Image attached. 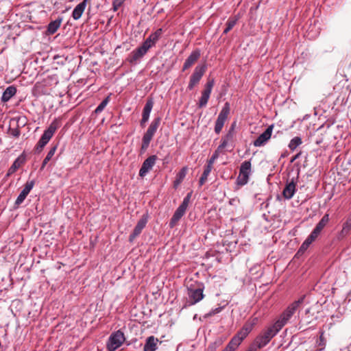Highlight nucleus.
Instances as JSON below:
<instances>
[{
	"label": "nucleus",
	"mask_w": 351,
	"mask_h": 351,
	"mask_svg": "<svg viewBox=\"0 0 351 351\" xmlns=\"http://www.w3.org/2000/svg\"><path fill=\"white\" fill-rule=\"evenodd\" d=\"M147 221V214L143 215L141 219L138 221L133 232L130 234L129 237L130 242H132L136 239V237H137L141 233L143 229L145 227Z\"/></svg>",
	"instance_id": "10"
},
{
	"label": "nucleus",
	"mask_w": 351,
	"mask_h": 351,
	"mask_svg": "<svg viewBox=\"0 0 351 351\" xmlns=\"http://www.w3.org/2000/svg\"><path fill=\"white\" fill-rule=\"evenodd\" d=\"M236 125V122H233L228 130V132H231L232 133L234 134V127Z\"/></svg>",
	"instance_id": "53"
},
{
	"label": "nucleus",
	"mask_w": 351,
	"mask_h": 351,
	"mask_svg": "<svg viewBox=\"0 0 351 351\" xmlns=\"http://www.w3.org/2000/svg\"><path fill=\"white\" fill-rule=\"evenodd\" d=\"M204 289V285L202 283H198L197 282L191 284L189 286H188V299L184 307L193 306L197 304V302H200L204 297V295L203 293Z\"/></svg>",
	"instance_id": "2"
},
{
	"label": "nucleus",
	"mask_w": 351,
	"mask_h": 351,
	"mask_svg": "<svg viewBox=\"0 0 351 351\" xmlns=\"http://www.w3.org/2000/svg\"><path fill=\"white\" fill-rule=\"evenodd\" d=\"M329 221V215L325 214L318 223L316 225L312 232L317 237L321 233L324 227L327 225Z\"/></svg>",
	"instance_id": "22"
},
{
	"label": "nucleus",
	"mask_w": 351,
	"mask_h": 351,
	"mask_svg": "<svg viewBox=\"0 0 351 351\" xmlns=\"http://www.w3.org/2000/svg\"><path fill=\"white\" fill-rule=\"evenodd\" d=\"M219 150L216 149L213 156L210 157V158L207 161V164L210 165L213 167V164L214 163L215 160L218 158L219 156Z\"/></svg>",
	"instance_id": "42"
},
{
	"label": "nucleus",
	"mask_w": 351,
	"mask_h": 351,
	"mask_svg": "<svg viewBox=\"0 0 351 351\" xmlns=\"http://www.w3.org/2000/svg\"><path fill=\"white\" fill-rule=\"evenodd\" d=\"M237 20L238 19L235 17L228 19V20L227 21L226 24V27L223 30V34H228L234 27V26L237 24Z\"/></svg>",
	"instance_id": "30"
},
{
	"label": "nucleus",
	"mask_w": 351,
	"mask_h": 351,
	"mask_svg": "<svg viewBox=\"0 0 351 351\" xmlns=\"http://www.w3.org/2000/svg\"><path fill=\"white\" fill-rule=\"evenodd\" d=\"M62 21V18L59 17L55 21H51L47 25V34L48 35H52L55 34L60 27Z\"/></svg>",
	"instance_id": "23"
},
{
	"label": "nucleus",
	"mask_w": 351,
	"mask_h": 351,
	"mask_svg": "<svg viewBox=\"0 0 351 351\" xmlns=\"http://www.w3.org/2000/svg\"><path fill=\"white\" fill-rule=\"evenodd\" d=\"M280 330L276 327L274 324L272 326L268 327L262 333L258 335L251 346L256 348L257 351L258 349H261L266 346L271 339L274 337Z\"/></svg>",
	"instance_id": "1"
},
{
	"label": "nucleus",
	"mask_w": 351,
	"mask_h": 351,
	"mask_svg": "<svg viewBox=\"0 0 351 351\" xmlns=\"http://www.w3.org/2000/svg\"><path fill=\"white\" fill-rule=\"evenodd\" d=\"M241 343L239 341V339L233 336L224 350L227 351H234Z\"/></svg>",
	"instance_id": "27"
},
{
	"label": "nucleus",
	"mask_w": 351,
	"mask_h": 351,
	"mask_svg": "<svg viewBox=\"0 0 351 351\" xmlns=\"http://www.w3.org/2000/svg\"><path fill=\"white\" fill-rule=\"evenodd\" d=\"M200 50L197 49L191 52L189 56L186 59L183 66L182 71H184L191 67L200 58Z\"/></svg>",
	"instance_id": "16"
},
{
	"label": "nucleus",
	"mask_w": 351,
	"mask_h": 351,
	"mask_svg": "<svg viewBox=\"0 0 351 351\" xmlns=\"http://www.w3.org/2000/svg\"><path fill=\"white\" fill-rule=\"evenodd\" d=\"M247 335H247V333L243 332L242 330H240L234 336L239 339V341L241 343L243 341V339H245L247 337Z\"/></svg>",
	"instance_id": "40"
},
{
	"label": "nucleus",
	"mask_w": 351,
	"mask_h": 351,
	"mask_svg": "<svg viewBox=\"0 0 351 351\" xmlns=\"http://www.w3.org/2000/svg\"><path fill=\"white\" fill-rule=\"evenodd\" d=\"M150 113L143 111L142 119L140 121V125L142 128H144L145 123L148 121Z\"/></svg>",
	"instance_id": "35"
},
{
	"label": "nucleus",
	"mask_w": 351,
	"mask_h": 351,
	"mask_svg": "<svg viewBox=\"0 0 351 351\" xmlns=\"http://www.w3.org/2000/svg\"><path fill=\"white\" fill-rule=\"evenodd\" d=\"M110 101V95H107L106 98L100 103V104L97 107V108L95 110V112L96 114H99L106 107L108 102Z\"/></svg>",
	"instance_id": "32"
},
{
	"label": "nucleus",
	"mask_w": 351,
	"mask_h": 351,
	"mask_svg": "<svg viewBox=\"0 0 351 351\" xmlns=\"http://www.w3.org/2000/svg\"><path fill=\"white\" fill-rule=\"evenodd\" d=\"M58 123L56 120L53 121L49 128L45 130L43 134V135L40 137V140L46 143L47 144L50 141V139L53 136L54 133L56 132V130L58 128Z\"/></svg>",
	"instance_id": "15"
},
{
	"label": "nucleus",
	"mask_w": 351,
	"mask_h": 351,
	"mask_svg": "<svg viewBox=\"0 0 351 351\" xmlns=\"http://www.w3.org/2000/svg\"><path fill=\"white\" fill-rule=\"evenodd\" d=\"M57 145L51 147L50 150L48 152L46 158L47 160H50L51 158L54 156L56 151L57 149Z\"/></svg>",
	"instance_id": "41"
},
{
	"label": "nucleus",
	"mask_w": 351,
	"mask_h": 351,
	"mask_svg": "<svg viewBox=\"0 0 351 351\" xmlns=\"http://www.w3.org/2000/svg\"><path fill=\"white\" fill-rule=\"evenodd\" d=\"M149 49L143 43V44L133 50L128 56L127 61L132 65L139 63L143 56L147 53Z\"/></svg>",
	"instance_id": "4"
},
{
	"label": "nucleus",
	"mask_w": 351,
	"mask_h": 351,
	"mask_svg": "<svg viewBox=\"0 0 351 351\" xmlns=\"http://www.w3.org/2000/svg\"><path fill=\"white\" fill-rule=\"evenodd\" d=\"M213 167L210 166V165L206 164L205 165L203 173L202 174V176L200 177L199 180V184L200 186H202L207 180L208 176L210 173Z\"/></svg>",
	"instance_id": "26"
},
{
	"label": "nucleus",
	"mask_w": 351,
	"mask_h": 351,
	"mask_svg": "<svg viewBox=\"0 0 351 351\" xmlns=\"http://www.w3.org/2000/svg\"><path fill=\"white\" fill-rule=\"evenodd\" d=\"M222 351H227V350H225L223 349Z\"/></svg>",
	"instance_id": "61"
},
{
	"label": "nucleus",
	"mask_w": 351,
	"mask_h": 351,
	"mask_svg": "<svg viewBox=\"0 0 351 351\" xmlns=\"http://www.w3.org/2000/svg\"><path fill=\"white\" fill-rule=\"evenodd\" d=\"M304 298V297H302L298 300L294 301L283 311L280 318L274 323L276 328L281 330L282 328L287 324L291 317L298 309L300 305L303 302Z\"/></svg>",
	"instance_id": "3"
},
{
	"label": "nucleus",
	"mask_w": 351,
	"mask_h": 351,
	"mask_svg": "<svg viewBox=\"0 0 351 351\" xmlns=\"http://www.w3.org/2000/svg\"><path fill=\"white\" fill-rule=\"evenodd\" d=\"M308 323H310V322H309V321H306V324H308Z\"/></svg>",
	"instance_id": "60"
},
{
	"label": "nucleus",
	"mask_w": 351,
	"mask_h": 351,
	"mask_svg": "<svg viewBox=\"0 0 351 351\" xmlns=\"http://www.w3.org/2000/svg\"><path fill=\"white\" fill-rule=\"evenodd\" d=\"M157 160V156L156 155H152L149 156L147 159L144 160L142 164V166L139 170V176L143 178L147 175V173L152 169L154 166L156 161Z\"/></svg>",
	"instance_id": "11"
},
{
	"label": "nucleus",
	"mask_w": 351,
	"mask_h": 351,
	"mask_svg": "<svg viewBox=\"0 0 351 351\" xmlns=\"http://www.w3.org/2000/svg\"><path fill=\"white\" fill-rule=\"evenodd\" d=\"M309 311H310V309H309V308L306 309V314H307V313H309Z\"/></svg>",
	"instance_id": "59"
},
{
	"label": "nucleus",
	"mask_w": 351,
	"mask_h": 351,
	"mask_svg": "<svg viewBox=\"0 0 351 351\" xmlns=\"http://www.w3.org/2000/svg\"><path fill=\"white\" fill-rule=\"evenodd\" d=\"M228 141H226V139L222 138L221 141V144L218 146L217 149L221 151L228 145Z\"/></svg>",
	"instance_id": "45"
},
{
	"label": "nucleus",
	"mask_w": 351,
	"mask_h": 351,
	"mask_svg": "<svg viewBox=\"0 0 351 351\" xmlns=\"http://www.w3.org/2000/svg\"><path fill=\"white\" fill-rule=\"evenodd\" d=\"M309 245L305 243L304 242L302 243L301 246L300 247V249L298 250V254L301 253L303 254L304 252L308 248Z\"/></svg>",
	"instance_id": "48"
},
{
	"label": "nucleus",
	"mask_w": 351,
	"mask_h": 351,
	"mask_svg": "<svg viewBox=\"0 0 351 351\" xmlns=\"http://www.w3.org/2000/svg\"><path fill=\"white\" fill-rule=\"evenodd\" d=\"M49 161V160H47V158L45 157V158L43 161V163H42V165H41V167H40V170H43L45 168V165L47 164V162Z\"/></svg>",
	"instance_id": "52"
},
{
	"label": "nucleus",
	"mask_w": 351,
	"mask_h": 351,
	"mask_svg": "<svg viewBox=\"0 0 351 351\" xmlns=\"http://www.w3.org/2000/svg\"><path fill=\"white\" fill-rule=\"evenodd\" d=\"M304 322V320L303 319L300 321V324L301 326H300V328H302V326L304 325V324H303Z\"/></svg>",
	"instance_id": "57"
},
{
	"label": "nucleus",
	"mask_w": 351,
	"mask_h": 351,
	"mask_svg": "<svg viewBox=\"0 0 351 351\" xmlns=\"http://www.w3.org/2000/svg\"><path fill=\"white\" fill-rule=\"evenodd\" d=\"M90 3V0H83L77 4L72 12V17L74 20L80 19L84 13L88 3Z\"/></svg>",
	"instance_id": "18"
},
{
	"label": "nucleus",
	"mask_w": 351,
	"mask_h": 351,
	"mask_svg": "<svg viewBox=\"0 0 351 351\" xmlns=\"http://www.w3.org/2000/svg\"><path fill=\"white\" fill-rule=\"evenodd\" d=\"M245 351H256V348H254L251 345L250 346V347L247 348V350Z\"/></svg>",
	"instance_id": "56"
},
{
	"label": "nucleus",
	"mask_w": 351,
	"mask_h": 351,
	"mask_svg": "<svg viewBox=\"0 0 351 351\" xmlns=\"http://www.w3.org/2000/svg\"><path fill=\"white\" fill-rule=\"evenodd\" d=\"M251 171V162L250 160L244 161L239 169V174L237 178V184L239 186L246 184L249 180V176Z\"/></svg>",
	"instance_id": "7"
},
{
	"label": "nucleus",
	"mask_w": 351,
	"mask_h": 351,
	"mask_svg": "<svg viewBox=\"0 0 351 351\" xmlns=\"http://www.w3.org/2000/svg\"><path fill=\"white\" fill-rule=\"evenodd\" d=\"M16 93V88L14 86H8L3 93L1 101L3 102L8 101Z\"/></svg>",
	"instance_id": "24"
},
{
	"label": "nucleus",
	"mask_w": 351,
	"mask_h": 351,
	"mask_svg": "<svg viewBox=\"0 0 351 351\" xmlns=\"http://www.w3.org/2000/svg\"><path fill=\"white\" fill-rule=\"evenodd\" d=\"M317 238V237L311 232L304 242L310 246Z\"/></svg>",
	"instance_id": "39"
},
{
	"label": "nucleus",
	"mask_w": 351,
	"mask_h": 351,
	"mask_svg": "<svg viewBox=\"0 0 351 351\" xmlns=\"http://www.w3.org/2000/svg\"><path fill=\"white\" fill-rule=\"evenodd\" d=\"M35 184L34 180H30L27 181L23 190L17 197L16 201H15V205L19 206L23 202V201L25 199L27 195L29 193L31 190L33 189L34 186Z\"/></svg>",
	"instance_id": "14"
},
{
	"label": "nucleus",
	"mask_w": 351,
	"mask_h": 351,
	"mask_svg": "<svg viewBox=\"0 0 351 351\" xmlns=\"http://www.w3.org/2000/svg\"><path fill=\"white\" fill-rule=\"evenodd\" d=\"M162 33L161 28L158 29L156 32L151 34L143 42V43L149 48H152L155 45L156 42L158 40Z\"/></svg>",
	"instance_id": "19"
},
{
	"label": "nucleus",
	"mask_w": 351,
	"mask_h": 351,
	"mask_svg": "<svg viewBox=\"0 0 351 351\" xmlns=\"http://www.w3.org/2000/svg\"><path fill=\"white\" fill-rule=\"evenodd\" d=\"M125 341L123 332L121 330L111 334V351L119 348Z\"/></svg>",
	"instance_id": "12"
},
{
	"label": "nucleus",
	"mask_w": 351,
	"mask_h": 351,
	"mask_svg": "<svg viewBox=\"0 0 351 351\" xmlns=\"http://www.w3.org/2000/svg\"><path fill=\"white\" fill-rule=\"evenodd\" d=\"M223 308V306H219V307L213 308L209 313H208L205 315V317H210L213 315H215V314L220 313Z\"/></svg>",
	"instance_id": "37"
},
{
	"label": "nucleus",
	"mask_w": 351,
	"mask_h": 351,
	"mask_svg": "<svg viewBox=\"0 0 351 351\" xmlns=\"http://www.w3.org/2000/svg\"><path fill=\"white\" fill-rule=\"evenodd\" d=\"M158 339L154 336H149L146 339L143 351H156L158 349Z\"/></svg>",
	"instance_id": "21"
},
{
	"label": "nucleus",
	"mask_w": 351,
	"mask_h": 351,
	"mask_svg": "<svg viewBox=\"0 0 351 351\" xmlns=\"http://www.w3.org/2000/svg\"><path fill=\"white\" fill-rule=\"evenodd\" d=\"M23 160H21L20 158H17L14 161V162L12 163V165H11V167L9 168L8 171V173H7V177L11 176L12 174H13L14 172L16 171V170L21 166V165L23 164Z\"/></svg>",
	"instance_id": "28"
},
{
	"label": "nucleus",
	"mask_w": 351,
	"mask_h": 351,
	"mask_svg": "<svg viewBox=\"0 0 351 351\" xmlns=\"http://www.w3.org/2000/svg\"><path fill=\"white\" fill-rule=\"evenodd\" d=\"M214 85V78H208L207 82L204 86V89L202 92V95L197 104L198 107L199 108H204L207 105Z\"/></svg>",
	"instance_id": "6"
},
{
	"label": "nucleus",
	"mask_w": 351,
	"mask_h": 351,
	"mask_svg": "<svg viewBox=\"0 0 351 351\" xmlns=\"http://www.w3.org/2000/svg\"><path fill=\"white\" fill-rule=\"evenodd\" d=\"M160 117H158L154 118L143 137H145L152 141L153 136H154L160 124Z\"/></svg>",
	"instance_id": "17"
},
{
	"label": "nucleus",
	"mask_w": 351,
	"mask_h": 351,
	"mask_svg": "<svg viewBox=\"0 0 351 351\" xmlns=\"http://www.w3.org/2000/svg\"><path fill=\"white\" fill-rule=\"evenodd\" d=\"M343 226L351 230V214L348 217L346 221L343 223Z\"/></svg>",
	"instance_id": "44"
},
{
	"label": "nucleus",
	"mask_w": 351,
	"mask_h": 351,
	"mask_svg": "<svg viewBox=\"0 0 351 351\" xmlns=\"http://www.w3.org/2000/svg\"><path fill=\"white\" fill-rule=\"evenodd\" d=\"M186 210V208L179 206L178 208L176 210L174 214L173 215L170 221H169V226L170 228H173L177 223L179 221V220L183 217V215L185 214Z\"/></svg>",
	"instance_id": "20"
},
{
	"label": "nucleus",
	"mask_w": 351,
	"mask_h": 351,
	"mask_svg": "<svg viewBox=\"0 0 351 351\" xmlns=\"http://www.w3.org/2000/svg\"><path fill=\"white\" fill-rule=\"evenodd\" d=\"M298 177L287 180L282 191V195L286 199H291L296 192V184Z\"/></svg>",
	"instance_id": "9"
},
{
	"label": "nucleus",
	"mask_w": 351,
	"mask_h": 351,
	"mask_svg": "<svg viewBox=\"0 0 351 351\" xmlns=\"http://www.w3.org/2000/svg\"><path fill=\"white\" fill-rule=\"evenodd\" d=\"M302 143V139L299 136H295L293 138H292L289 144V148L293 151L297 148L298 146L301 145Z\"/></svg>",
	"instance_id": "31"
},
{
	"label": "nucleus",
	"mask_w": 351,
	"mask_h": 351,
	"mask_svg": "<svg viewBox=\"0 0 351 351\" xmlns=\"http://www.w3.org/2000/svg\"><path fill=\"white\" fill-rule=\"evenodd\" d=\"M233 136H234V134L232 133L231 132H228V133L226 134V135L225 136H223V138L224 139H226V141H231L232 138H233Z\"/></svg>",
	"instance_id": "50"
},
{
	"label": "nucleus",
	"mask_w": 351,
	"mask_h": 351,
	"mask_svg": "<svg viewBox=\"0 0 351 351\" xmlns=\"http://www.w3.org/2000/svg\"><path fill=\"white\" fill-rule=\"evenodd\" d=\"M230 113V106L228 103H226L222 110L219 112L217 119L215 122V132L216 134H219L228 119V116Z\"/></svg>",
	"instance_id": "8"
},
{
	"label": "nucleus",
	"mask_w": 351,
	"mask_h": 351,
	"mask_svg": "<svg viewBox=\"0 0 351 351\" xmlns=\"http://www.w3.org/2000/svg\"><path fill=\"white\" fill-rule=\"evenodd\" d=\"M150 142H151V140L147 139L145 137H143L142 145H141V154L145 152L147 150V149L148 148V147L149 145Z\"/></svg>",
	"instance_id": "34"
},
{
	"label": "nucleus",
	"mask_w": 351,
	"mask_h": 351,
	"mask_svg": "<svg viewBox=\"0 0 351 351\" xmlns=\"http://www.w3.org/2000/svg\"><path fill=\"white\" fill-rule=\"evenodd\" d=\"M274 125H270L267 127L265 131L262 133L253 143L255 147H261L266 144L268 140L271 138Z\"/></svg>",
	"instance_id": "13"
},
{
	"label": "nucleus",
	"mask_w": 351,
	"mask_h": 351,
	"mask_svg": "<svg viewBox=\"0 0 351 351\" xmlns=\"http://www.w3.org/2000/svg\"><path fill=\"white\" fill-rule=\"evenodd\" d=\"M300 155H301V152H299L296 155H295L294 157L292 158L291 162H293L295 160L299 158Z\"/></svg>",
	"instance_id": "54"
},
{
	"label": "nucleus",
	"mask_w": 351,
	"mask_h": 351,
	"mask_svg": "<svg viewBox=\"0 0 351 351\" xmlns=\"http://www.w3.org/2000/svg\"><path fill=\"white\" fill-rule=\"evenodd\" d=\"M239 199L238 198H232L231 199H230L229 201V204L230 205H236L237 203H239Z\"/></svg>",
	"instance_id": "51"
},
{
	"label": "nucleus",
	"mask_w": 351,
	"mask_h": 351,
	"mask_svg": "<svg viewBox=\"0 0 351 351\" xmlns=\"http://www.w3.org/2000/svg\"><path fill=\"white\" fill-rule=\"evenodd\" d=\"M125 0H114L113 1V10L117 11L119 8L123 3Z\"/></svg>",
	"instance_id": "43"
},
{
	"label": "nucleus",
	"mask_w": 351,
	"mask_h": 351,
	"mask_svg": "<svg viewBox=\"0 0 351 351\" xmlns=\"http://www.w3.org/2000/svg\"><path fill=\"white\" fill-rule=\"evenodd\" d=\"M10 134L13 136L18 138L21 134V132L19 128H14L10 130Z\"/></svg>",
	"instance_id": "49"
},
{
	"label": "nucleus",
	"mask_w": 351,
	"mask_h": 351,
	"mask_svg": "<svg viewBox=\"0 0 351 351\" xmlns=\"http://www.w3.org/2000/svg\"><path fill=\"white\" fill-rule=\"evenodd\" d=\"M222 351H227V350H225L223 349Z\"/></svg>",
	"instance_id": "62"
},
{
	"label": "nucleus",
	"mask_w": 351,
	"mask_h": 351,
	"mask_svg": "<svg viewBox=\"0 0 351 351\" xmlns=\"http://www.w3.org/2000/svg\"><path fill=\"white\" fill-rule=\"evenodd\" d=\"M187 168L183 167L181 169V170L179 171V173L177 175V178L176 180L173 182V186L174 188H176L184 180L186 175Z\"/></svg>",
	"instance_id": "29"
},
{
	"label": "nucleus",
	"mask_w": 351,
	"mask_h": 351,
	"mask_svg": "<svg viewBox=\"0 0 351 351\" xmlns=\"http://www.w3.org/2000/svg\"><path fill=\"white\" fill-rule=\"evenodd\" d=\"M207 66L206 65L202 64L197 66L192 75L190 77V80L189 82V85L187 86V89L189 90H191L193 89V88L199 84V81L201 80L202 77L204 75L206 71Z\"/></svg>",
	"instance_id": "5"
},
{
	"label": "nucleus",
	"mask_w": 351,
	"mask_h": 351,
	"mask_svg": "<svg viewBox=\"0 0 351 351\" xmlns=\"http://www.w3.org/2000/svg\"><path fill=\"white\" fill-rule=\"evenodd\" d=\"M154 106V101L152 98L147 99L146 104L143 108V111H145L146 112L151 113V111L152 110Z\"/></svg>",
	"instance_id": "33"
},
{
	"label": "nucleus",
	"mask_w": 351,
	"mask_h": 351,
	"mask_svg": "<svg viewBox=\"0 0 351 351\" xmlns=\"http://www.w3.org/2000/svg\"><path fill=\"white\" fill-rule=\"evenodd\" d=\"M106 24L107 25H108L110 24V19H108L106 21Z\"/></svg>",
	"instance_id": "58"
},
{
	"label": "nucleus",
	"mask_w": 351,
	"mask_h": 351,
	"mask_svg": "<svg viewBox=\"0 0 351 351\" xmlns=\"http://www.w3.org/2000/svg\"><path fill=\"white\" fill-rule=\"evenodd\" d=\"M46 145V143L40 139L35 147V152L40 153Z\"/></svg>",
	"instance_id": "38"
},
{
	"label": "nucleus",
	"mask_w": 351,
	"mask_h": 351,
	"mask_svg": "<svg viewBox=\"0 0 351 351\" xmlns=\"http://www.w3.org/2000/svg\"><path fill=\"white\" fill-rule=\"evenodd\" d=\"M192 195V192L189 193L184 198L182 202L181 203L180 206L186 208L187 209V207L189 206V204L190 202L191 198Z\"/></svg>",
	"instance_id": "36"
},
{
	"label": "nucleus",
	"mask_w": 351,
	"mask_h": 351,
	"mask_svg": "<svg viewBox=\"0 0 351 351\" xmlns=\"http://www.w3.org/2000/svg\"><path fill=\"white\" fill-rule=\"evenodd\" d=\"M257 322V317H251L244 324L241 330L247 333V335H249Z\"/></svg>",
	"instance_id": "25"
},
{
	"label": "nucleus",
	"mask_w": 351,
	"mask_h": 351,
	"mask_svg": "<svg viewBox=\"0 0 351 351\" xmlns=\"http://www.w3.org/2000/svg\"><path fill=\"white\" fill-rule=\"evenodd\" d=\"M350 231V230H349L348 229H347L346 228L343 226L342 230L339 233V237L341 239L345 237L346 236H347L349 234Z\"/></svg>",
	"instance_id": "46"
},
{
	"label": "nucleus",
	"mask_w": 351,
	"mask_h": 351,
	"mask_svg": "<svg viewBox=\"0 0 351 351\" xmlns=\"http://www.w3.org/2000/svg\"><path fill=\"white\" fill-rule=\"evenodd\" d=\"M106 349L108 351H110V337L108 338L106 343Z\"/></svg>",
	"instance_id": "55"
},
{
	"label": "nucleus",
	"mask_w": 351,
	"mask_h": 351,
	"mask_svg": "<svg viewBox=\"0 0 351 351\" xmlns=\"http://www.w3.org/2000/svg\"><path fill=\"white\" fill-rule=\"evenodd\" d=\"M219 343L217 341L210 343L207 348V351H216L217 348L219 346Z\"/></svg>",
	"instance_id": "47"
}]
</instances>
